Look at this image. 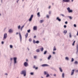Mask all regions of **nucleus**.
<instances>
[{
  "instance_id": "7c9ffc66",
  "label": "nucleus",
  "mask_w": 78,
  "mask_h": 78,
  "mask_svg": "<svg viewBox=\"0 0 78 78\" xmlns=\"http://www.w3.org/2000/svg\"><path fill=\"white\" fill-rule=\"evenodd\" d=\"M74 61V59H73V58H71V62H73Z\"/></svg>"
},
{
  "instance_id": "0e129e2a",
  "label": "nucleus",
  "mask_w": 78,
  "mask_h": 78,
  "mask_svg": "<svg viewBox=\"0 0 78 78\" xmlns=\"http://www.w3.org/2000/svg\"><path fill=\"white\" fill-rule=\"evenodd\" d=\"M1 3H3V1H2V0H1Z\"/></svg>"
},
{
  "instance_id": "f8f14e48",
  "label": "nucleus",
  "mask_w": 78,
  "mask_h": 78,
  "mask_svg": "<svg viewBox=\"0 0 78 78\" xmlns=\"http://www.w3.org/2000/svg\"><path fill=\"white\" fill-rule=\"evenodd\" d=\"M56 20H57L59 22H61V20L59 17H57L56 19Z\"/></svg>"
},
{
  "instance_id": "c9c22d12",
  "label": "nucleus",
  "mask_w": 78,
  "mask_h": 78,
  "mask_svg": "<svg viewBox=\"0 0 78 78\" xmlns=\"http://www.w3.org/2000/svg\"><path fill=\"white\" fill-rule=\"evenodd\" d=\"M10 47L11 48H12V47H13V46H12V45H10Z\"/></svg>"
},
{
  "instance_id": "3c124183",
  "label": "nucleus",
  "mask_w": 78,
  "mask_h": 78,
  "mask_svg": "<svg viewBox=\"0 0 78 78\" xmlns=\"http://www.w3.org/2000/svg\"><path fill=\"white\" fill-rule=\"evenodd\" d=\"M42 61V58H40V61Z\"/></svg>"
},
{
  "instance_id": "6e6d98bb",
  "label": "nucleus",
  "mask_w": 78,
  "mask_h": 78,
  "mask_svg": "<svg viewBox=\"0 0 78 78\" xmlns=\"http://www.w3.org/2000/svg\"><path fill=\"white\" fill-rule=\"evenodd\" d=\"M12 59H12V58H10V60H11V61H12Z\"/></svg>"
},
{
  "instance_id": "8fccbe9b",
  "label": "nucleus",
  "mask_w": 78,
  "mask_h": 78,
  "mask_svg": "<svg viewBox=\"0 0 78 78\" xmlns=\"http://www.w3.org/2000/svg\"><path fill=\"white\" fill-rule=\"evenodd\" d=\"M67 23H68V22H67V21H66V22H65V23L66 24H67Z\"/></svg>"
},
{
  "instance_id": "a18cd8bd",
  "label": "nucleus",
  "mask_w": 78,
  "mask_h": 78,
  "mask_svg": "<svg viewBox=\"0 0 78 78\" xmlns=\"http://www.w3.org/2000/svg\"><path fill=\"white\" fill-rule=\"evenodd\" d=\"M46 17H47V18L48 19L49 18V16L48 15H47L46 16Z\"/></svg>"
},
{
  "instance_id": "423d86ee",
  "label": "nucleus",
  "mask_w": 78,
  "mask_h": 78,
  "mask_svg": "<svg viewBox=\"0 0 78 78\" xmlns=\"http://www.w3.org/2000/svg\"><path fill=\"white\" fill-rule=\"evenodd\" d=\"M33 15H32L30 17L29 20V21L30 22L31 20H32V19H33Z\"/></svg>"
},
{
  "instance_id": "603ef678",
  "label": "nucleus",
  "mask_w": 78,
  "mask_h": 78,
  "mask_svg": "<svg viewBox=\"0 0 78 78\" xmlns=\"http://www.w3.org/2000/svg\"><path fill=\"white\" fill-rule=\"evenodd\" d=\"M2 44H4V42L2 41Z\"/></svg>"
},
{
  "instance_id": "49530a36",
  "label": "nucleus",
  "mask_w": 78,
  "mask_h": 78,
  "mask_svg": "<svg viewBox=\"0 0 78 78\" xmlns=\"http://www.w3.org/2000/svg\"><path fill=\"white\" fill-rule=\"evenodd\" d=\"M33 69H35L36 68V66H34L33 67Z\"/></svg>"
},
{
  "instance_id": "37998d69",
  "label": "nucleus",
  "mask_w": 78,
  "mask_h": 78,
  "mask_svg": "<svg viewBox=\"0 0 78 78\" xmlns=\"http://www.w3.org/2000/svg\"><path fill=\"white\" fill-rule=\"evenodd\" d=\"M64 28H66L67 27V26H66V25H65L64 26Z\"/></svg>"
},
{
  "instance_id": "393cba45",
  "label": "nucleus",
  "mask_w": 78,
  "mask_h": 78,
  "mask_svg": "<svg viewBox=\"0 0 78 78\" xmlns=\"http://www.w3.org/2000/svg\"><path fill=\"white\" fill-rule=\"evenodd\" d=\"M40 50L41 51H42L43 50H44V48H40Z\"/></svg>"
},
{
  "instance_id": "ddd939ff",
  "label": "nucleus",
  "mask_w": 78,
  "mask_h": 78,
  "mask_svg": "<svg viewBox=\"0 0 78 78\" xmlns=\"http://www.w3.org/2000/svg\"><path fill=\"white\" fill-rule=\"evenodd\" d=\"M42 67H45V66H48V65H47V64H44L41 65Z\"/></svg>"
},
{
  "instance_id": "412c9836",
  "label": "nucleus",
  "mask_w": 78,
  "mask_h": 78,
  "mask_svg": "<svg viewBox=\"0 0 78 78\" xmlns=\"http://www.w3.org/2000/svg\"><path fill=\"white\" fill-rule=\"evenodd\" d=\"M36 51L37 53H39V52H40V50H39V49H37L36 50Z\"/></svg>"
},
{
  "instance_id": "9b49d317",
  "label": "nucleus",
  "mask_w": 78,
  "mask_h": 78,
  "mask_svg": "<svg viewBox=\"0 0 78 78\" xmlns=\"http://www.w3.org/2000/svg\"><path fill=\"white\" fill-rule=\"evenodd\" d=\"M75 72V70L73 69L71 72V75H73L74 74V72Z\"/></svg>"
},
{
  "instance_id": "f03ea898",
  "label": "nucleus",
  "mask_w": 78,
  "mask_h": 78,
  "mask_svg": "<svg viewBox=\"0 0 78 78\" xmlns=\"http://www.w3.org/2000/svg\"><path fill=\"white\" fill-rule=\"evenodd\" d=\"M13 60L14 61V65H15V64H16L17 63V58L16 57H14L13 58Z\"/></svg>"
},
{
  "instance_id": "69168bd1",
  "label": "nucleus",
  "mask_w": 78,
  "mask_h": 78,
  "mask_svg": "<svg viewBox=\"0 0 78 78\" xmlns=\"http://www.w3.org/2000/svg\"><path fill=\"white\" fill-rule=\"evenodd\" d=\"M38 69V68L37 67L35 68V69Z\"/></svg>"
},
{
  "instance_id": "052dcab7",
  "label": "nucleus",
  "mask_w": 78,
  "mask_h": 78,
  "mask_svg": "<svg viewBox=\"0 0 78 78\" xmlns=\"http://www.w3.org/2000/svg\"><path fill=\"white\" fill-rule=\"evenodd\" d=\"M76 72H78V70H76Z\"/></svg>"
},
{
  "instance_id": "de8ad7c7",
  "label": "nucleus",
  "mask_w": 78,
  "mask_h": 78,
  "mask_svg": "<svg viewBox=\"0 0 78 78\" xmlns=\"http://www.w3.org/2000/svg\"><path fill=\"white\" fill-rule=\"evenodd\" d=\"M53 76H56V74H54L53 75Z\"/></svg>"
},
{
  "instance_id": "ea45409f",
  "label": "nucleus",
  "mask_w": 78,
  "mask_h": 78,
  "mask_svg": "<svg viewBox=\"0 0 78 78\" xmlns=\"http://www.w3.org/2000/svg\"><path fill=\"white\" fill-rule=\"evenodd\" d=\"M60 15L61 16H62V17H64V15H63V14H61Z\"/></svg>"
},
{
  "instance_id": "c03bdc74",
  "label": "nucleus",
  "mask_w": 78,
  "mask_h": 78,
  "mask_svg": "<svg viewBox=\"0 0 78 78\" xmlns=\"http://www.w3.org/2000/svg\"><path fill=\"white\" fill-rule=\"evenodd\" d=\"M74 27H76V24H74Z\"/></svg>"
},
{
  "instance_id": "a19ab883",
  "label": "nucleus",
  "mask_w": 78,
  "mask_h": 78,
  "mask_svg": "<svg viewBox=\"0 0 78 78\" xmlns=\"http://www.w3.org/2000/svg\"><path fill=\"white\" fill-rule=\"evenodd\" d=\"M43 21H44L43 20H41L40 21V23H42V22H43Z\"/></svg>"
},
{
  "instance_id": "680f3d73",
  "label": "nucleus",
  "mask_w": 78,
  "mask_h": 78,
  "mask_svg": "<svg viewBox=\"0 0 78 78\" xmlns=\"http://www.w3.org/2000/svg\"><path fill=\"white\" fill-rule=\"evenodd\" d=\"M50 8H51V6H49V9H50Z\"/></svg>"
},
{
  "instance_id": "2eb2a0df",
  "label": "nucleus",
  "mask_w": 78,
  "mask_h": 78,
  "mask_svg": "<svg viewBox=\"0 0 78 78\" xmlns=\"http://www.w3.org/2000/svg\"><path fill=\"white\" fill-rule=\"evenodd\" d=\"M28 33H27L25 35V38H27V37H28Z\"/></svg>"
},
{
  "instance_id": "473e14b6",
  "label": "nucleus",
  "mask_w": 78,
  "mask_h": 78,
  "mask_svg": "<svg viewBox=\"0 0 78 78\" xmlns=\"http://www.w3.org/2000/svg\"><path fill=\"white\" fill-rule=\"evenodd\" d=\"M68 17H69V19H72V17H71L70 16H68Z\"/></svg>"
},
{
  "instance_id": "c756f323",
  "label": "nucleus",
  "mask_w": 78,
  "mask_h": 78,
  "mask_svg": "<svg viewBox=\"0 0 78 78\" xmlns=\"http://www.w3.org/2000/svg\"><path fill=\"white\" fill-rule=\"evenodd\" d=\"M62 78H64V73H62Z\"/></svg>"
},
{
  "instance_id": "4468645a",
  "label": "nucleus",
  "mask_w": 78,
  "mask_h": 78,
  "mask_svg": "<svg viewBox=\"0 0 78 78\" xmlns=\"http://www.w3.org/2000/svg\"><path fill=\"white\" fill-rule=\"evenodd\" d=\"M51 58V55H49L48 58V60H50V58Z\"/></svg>"
},
{
  "instance_id": "e2e57ef3",
  "label": "nucleus",
  "mask_w": 78,
  "mask_h": 78,
  "mask_svg": "<svg viewBox=\"0 0 78 78\" xmlns=\"http://www.w3.org/2000/svg\"><path fill=\"white\" fill-rule=\"evenodd\" d=\"M53 54H55V52H53Z\"/></svg>"
},
{
  "instance_id": "20e7f679",
  "label": "nucleus",
  "mask_w": 78,
  "mask_h": 78,
  "mask_svg": "<svg viewBox=\"0 0 78 78\" xmlns=\"http://www.w3.org/2000/svg\"><path fill=\"white\" fill-rule=\"evenodd\" d=\"M7 38V34L5 33L4 34L3 40H4V39H6Z\"/></svg>"
},
{
  "instance_id": "aec40b11",
  "label": "nucleus",
  "mask_w": 78,
  "mask_h": 78,
  "mask_svg": "<svg viewBox=\"0 0 78 78\" xmlns=\"http://www.w3.org/2000/svg\"><path fill=\"white\" fill-rule=\"evenodd\" d=\"M69 38H71V37H72V34H71V33L69 32Z\"/></svg>"
},
{
  "instance_id": "bf43d9fd",
  "label": "nucleus",
  "mask_w": 78,
  "mask_h": 78,
  "mask_svg": "<svg viewBox=\"0 0 78 78\" xmlns=\"http://www.w3.org/2000/svg\"><path fill=\"white\" fill-rule=\"evenodd\" d=\"M5 75H8V74H7V73H6L5 74Z\"/></svg>"
},
{
  "instance_id": "72a5a7b5",
  "label": "nucleus",
  "mask_w": 78,
  "mask_h": 78,
  "mask_svg": "<svg viewBox=\"0 0 78 78\" xmlns=\"http://www.w3.org/2000/svg\"><path fill=\"white\" fill-rule=\"evenodd\" d=\"M18 28L19 30V29H20V25H19L18 26Z\"/></svg>"
},
{
  "instance_id": "5fc2aeb1",
  "label": "nucleus",
  "mask_w": 78,
  "mask_h": 78,
  "mask_svg": "<svg viewBox=\"0 0 78 78\" xmlns=\"http://www.w3.org/2000/svg\"><path fill=\"white\" fill-rule=\"evenodd\" d=\"M49 14H51V11H49Z\"/></svg>"
},
{
  "instance_id": "09e8293b",
  "label": "nucleus",
  "mask_w": 78,
  "mask_h": 78,
  "mask_svg": "<svg viewBox=\"0 0 78 78\" xmlns=\"http://www.w3.org/2000/svg\"><path fill=\"white\" fill-rule=\"evenodd\" d=\"M34 38H36V36H34Z\"/></svg>"
},
{
  "instance_id": "4d7b16f0",
  "label": "nucleus",
  "mask_w": 78,
  "mask_h": 78,
  "mask_svg": "<svg viewBox=\"0 0 78 78\" xmlns=\"http://www.w3.org/2000/svg\"><path fill=\"white\" fill-rule=\"evenodd\" d=\"M19 0H17L16 1V2L18 3V2H19Z\"/></svg>"
},
{
  "instance_id": "6e6552de",
  "label": "nucleus",
  "mask_w": 78,
  "mask_h": 78,
  "mask_svg": "<svg viewBox=\"0 0 78 78\" xmlns=\"http://www.w3.org/2000/svg\"><path fill=\"white\" fill-rule=\"evenodd\" d=\"M63 2H65L68 3V2H70V0H63Z\"/></svg>"
},
{
  "instance_id": "774afa93",
  "label": "nucleus",
  "mask_w": 78,
  "mask_h": 78,
  "mask_svg": "<svg viewBox=\"0 0 78 78\" xmlns=\"http://www.w3.org/2000/svg\"><path fill=\"white\" fill-rule=\"evenodd\" d=\"M76 36H78V33H77Z\"/></svg>"
},
{
  "instance_id": "39448f33",
  "label": "nucleus",
  "mask_w": 78,
  "mask_h": 78,
  "mask_svg": "<svg viewBox=\"0 0 78 78\" xmlns=\"http://www.w3.org/2000/svg\"><path fill=\"white\" fill-rule=\"evenodd\" d=\"M33 43L34 44H39V41H35V40H34L33 41Z\"/></svg>"
},
{
  "instance_id": "b1692460",
  "label": "nucleus",
  "mask_w": 78,
  "mask_h": 78,
  "mask_svg": "<svg viewBox=\"0 0 78 78\" xmlns=\"http://www.w3.org/2000/svg\"><path fill=\"white\" fill-rule=\"evenodd\" d=\"M48 73L47 72H46V71H44V75H47Z\"/></svg>"
},
{
  "instance_id": "79ce46f5",
  "label": "nucleus",
  "mask_w": 78,
  "mask_h": 78,
  "mask_svg": "<svg viewBox=\"0 0 78 78\" xmlns=\"http://www.w3.org/2000/svg\"><path fill=\"white\" fill-rule=\"evenodd\" d=\"M28 33H30V30H27Z\"/></svg>"
},
{
  "instance_id": "bb28decb",
  "label": "nucleus",
  "mask_w": 78,
  "mask_h": 78,
  "mask_svg": "<svg viewBox=\"0 0 78 78\" xmlns=\"http://www.w3.org/2000/svg\"><path fill=\"white\" fill-rule=\"evenodd\" d=\"M75 42H76V41H74V42H73V44H72L73 46H74V44H75Z\"/></svg>"
},
{
  "instance_id": "f3484780",
  "label": "nucleus",
  "mask_w": 78,
  "mask_h": 78,
  "mask_svg": "<svg viewBox=\"0 0 78 78\" xmlns=\"http://www.w3.org/2000/svg\"><path fill=\"white\" fill-rule=\"evenodd\" d=\"M34 30H37V26H34L33 28Z\"/></svg>"
},
{
  "instance_id": "1a4fd4ad",
  "label": "nucleus",
  "mask_w": 78,
  "mask_h": 78,
  "mask_svg": "<svg viewBox=\"0 0 78 78\" xmlns=\"http://www.w3.org/2000/svg\"><path fill=\"white\" fill-rule=\"evenodd\" d=\"M19 35H20V42H22V35H21V34H20V33H19Z\"/></svg>"
},
{
  "instance_id": "13d9d810",
  "label": "nucleus",
  "mask_w": 78,
  "mask_h": 78,
  "mask_svg": "<svg viewBox=\"0 0 78 78\" xmlns=\"http://www.w3.org/2000/svg\"><path fill=\"white\" fill-rule=\"evenodd\" d=\"M27 49L28 50V51L30 50V49L28 48H27Z\"/></svg>"
},
{
  "instance_id": "6ab92c4d",
  "label": "nucleus",
  "mask_w": 78,
  "mask_h": 78,
  "mask_svg": "<svg viewBox=\"0 0 78 78\" xmlns=\"http://www.w3.org/2000/svg\"><path fill=\"white\" fill-rule=\"evenodd\" d=\"M37 16L38 17H39L41 16V15H40V12H38L37 13Z\"/></svg>"
},
{
  "instance_id": "864d4df0",
  "label": "nucleus",
  "mask_w": 78,
  "mask_h": 78,
  "mask_svg": "<svg viewBox=\"0 0 78 78\" xmlns=\"http://www.w3.org/2000/svg\"><path fill=\"white\" fill-rule=\"evenodd\" d=\"M24 25H23L22 27H21V28H23V27H24Z\"/></svg>"
},
{
  "instance_id": "338daca9",
  "label": "nucleus",
  "mask_w": 78,
  "mask_h": 78,
  "mask_svg": "<svg viewBox=\"0 0 78 78\" xmlns=\"http://www.w3.org/2000/svg\"><path fill=\"white\" fill-rule=\"evenodd\" d=\"M18 34V32H17V33H16V34Z\"/></svg>"
},
{
  "instance_id": "f704fd0d",
  "label": "nucleus",
  "mask_w": 78,
  "mask_h": 78,
  "mask_svg": "<svg viewBox=\"0 0 78 78\" xmlns=\"http://www.w3.org/2000/svg\"><path fill=\"white\" fill-rule=\"evenodd\" d=\"M51 69H52V70H56L55 69L53 68V67L51 68Z\"/></svg>"
},
{
  "instance_id": "c85d7f7f",
  "label": "nucleus",
  "mask_w": 78,
  "mask_h": 78,
  "mask_svg": "<svg viewBox=\"0 0 78 78\" xmlns=\"http://www.w3.org/2000/svg\"><path fill=\"white\" fill-rule=\"evenodd\" d=\"M74 64H78V62L76 61L74 62Z\"/></svg>"
},
{
  "instance_id": "0eeeda50",
  "label": "nucleus",
  "mask_w": 78,
  "mask_h": 78,
  "mask_svg": "<svg viewBox=\"0 0 78 78\" xmlns=\"http://www.w3.org/2000/svg\"><path fill=\"white\" fill-rule=\"evenodd\" d=\"M9 32L10 33H13V30H12V29H10L9 30Z\"/></svg>"
},
{
  "instance_id": "4be33fe9",
  "label": "nucleus",
  "mask_w": 78,
  "mask_h": 78,
  "mask_svg": "<svg viewBox=\"0 0 78 78\" xmlns=\"http://www.w3.org/2000/svg\"><path fill=\"white\" fill-rule=\"evenodd\" d=\"M53 51H55L56 50V47L55 46L54 47V48H53Z\"/></svg>"
},
{
  "instance_id": "9d476101",
  "label": "nucleus",
  "mask_w": 78,
  "mask_h": 78,
  "mask_svg": "<svg viewBox=\"0 0 78 78\" xmlns=\"http://www.w3.org/2000/svg\"><path fill=\"white\" fill-rule=\"evenodd\" d=\"M24 65L25 66V67H27V66H28V63H27V62H25L24 64Z\"/></svg>"
},
{
  "instance_id": "e433bc0d",
  "label": "nucleus",
  "mask_w": 78,
  "mask_h": 78,
  "mask_svg": "<svg viewBox=\"0 0 78 78\" xmlns=\"http://www.w3.org/2000/svg\"><path fill=\"white\" fill-rule=\"evenodd\" d=\"M30 75H33L34 74V73H30Z\"/></svg>"
},
{
  "instance_id": "2f4dec72",
  "label": "nucleus",
  "mask_w": 78,
  "mask_h": 78,
  "mask_svg": "<svg viewBox=\"0 0 78 78\" xmlns=\"http://www.w3.org/2000/svg\"><path fill=\"white\" fill-rule=\"evenodd\" d=\"M66 60H69V57H66Z\"/></svg>"
},
{
  "instance_id": "a878e982",
  "label": "nucleus",
  "mask_w": 78,
  "mask_h": 78,
  "mask_svg": "<svg viewBox=\"0 0 78 78\" xmlns=\"http://www.w3.org/2000/svg\"><path fill=\"white\" fill-rule=\"evenodd\" d=\"M46 77H47V78H48V77L49 76H50V75H49L48 74H47L46 76Z\"/></svg>"
},
{
  "instance_id": "dca6fc26",
  "label": "nucleus",
  "mask_w": 78,
  "mask_h": 78,
  "mask_svg": "<svg viewBox=\"0 0 78 78\" xmlns=\"http://www.w3.org/2000/svg\"><path fill=\"white\" fill-rule=\"evenodd\" d=\"M76 48L77 51H76V53H78V44H77V46L76 47Z\"/></svg>"
},
{
  "instance_id": "7ed1b4c3",
  "label": "nucleus",
  "mask_w": 78,
  "mask_h": 78,
  "mask_svg": "<svg viewBox=\"0 0 78 78\" xmlns=\"http://www.w3.org/2000/svg\"><path fill=\"white\" fill-rule=\"evenodd\" d=\"M67 9L69 13H70V12H73V10H70V9L69 7Z\"/></svg>"
},
{
  "instance_id": "a211bd4d",
  "label": "nucleus",
  "mask_w": 78,
  "mask_h": 78,
  "mask_svg": "<svg viewBox=\"0 0 78 78\" xmlns=\"http://www.w3.org/2000/svg\"><path fill=\"white\" fill-rule=\"evenodd\" d=\"M67 30H64L63 33L65 35V34H66L67 33Z\"/></svg>"
},
{
  "instance_id": "4c0bfd02",
  "label": "nucleus",
  "mask_w": 78,
  "mask_h": 78,
  "mask_svg": "<svg viewBox=\"0 0 78 78\" xmlns=\"http://www.w3.org/2000/svg\"><path fill=\"white\" fill-rule=\"evenodd\" d=\"M29 41V42H31V41H32V39H31V38H30Z\"/></svg>"
},
{
  "instance_id": "f257e3e1",
  "label": "nucleus",
  "mask_w": 78,
  "mask_h": 78,
  "mask_svg": "<svg viewBox=\"0 0 78 78\" xmlns=\"http://www.w3.org/2000/svg\"><path fill=\"white\" fill-rule=\"evenodd\" d=\"M21 75H23L24 76H25L27 75V71L25 70H22L20 72Z\"/></svg>"
},
{
  "instance_id": "58836bf2",
  "label": "nucleus",
  "mask_w": 78,
  "mask_h": 78,
  "mask_svg": "<svg viewBox=\"0 0 78 78\" xmlns=\"http://www.w3.org/2000/svg\"><path fill=\"white\" fill-rule=\"evenodd\" d=\"M37 57L35 55L34 56V59H36V58Z\"/></svg>"
},
{
  "instance_id": "cd10ccee",
  "label": "nucleus",
  "mask_w": 78,
  "mask_h": 78,
  "mask_svg": "<svg viewBox=\"0 0 78 78\" xmlns=\"http://www.w3.org/2000/svg\"><path fill=\"white\" fill-rule=\"evenodd\" d=\"M47 51H45L44 52V55H46V54H47Z\"/></svg>"
},
{
  "instance_id": "5701e85b",
  "label": "nucleus",
  "mask_w": 78,
  "mask_h": 78,
  "mask_svg": "<svg viewBox=\"0 0 78 78\" xmlns=\"http://www.w3.org/2000/svg\"><path fill=\"white\" fill-rule=\"evenodd\" d=\"M59 70L61 72H62V69L61 68H59Z\"/></svg>"
}]
</instances>
